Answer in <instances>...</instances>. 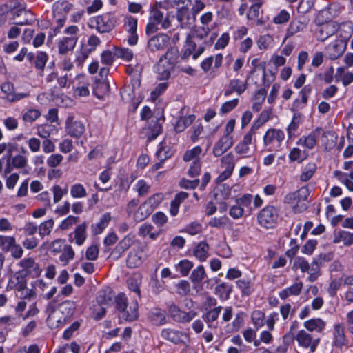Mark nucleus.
I'll use <instances>...</instances> for the list:
<instances>
[{
  "instance_id": "9b49d317",
  "label": "nucleus",
  "mask_w": 353,
  "mask_h": 353,
  "mask_svg": "<svg viewBox=\"0 0 353 353\" xmlns=\"http://www.w3.org/2000/svg\"><path fill=\"white\" fill-rule=\"evenodd\" d=\"M253 131L248 132L234 147V152L241 156V158L250 157L254 151L251 150L250 145L252 142Z\"/></svg>"
},
{
  "instance_id": "a211bd4d",
  "label": "nucleus",
  "mask_w": 353,
  "mask_h": 353,
  "mask_svg": "<svg viewBox=\"0 0 353 353\" xmlns=\"http://www.w3.org/2000/svg\"><path fill=\"white\" fill-rule=\"evenodd\" d=\"M161 336L165 340L176 345L185 344V340L188 338L185 333L170 328L163 329Z\"/></svg>"
},
{
  "instance_id": "9d476101",
  "label": "nucleus",
  "mask_w": 353,
  "mask_h": 353,
  "mask_svg": "<svg viewBox=\"0 0 353 353\" xmlns=\"http://www.w3.org/2000/svg\"><path fill=\"white\" fill-rule=\"evenodd\" d=\"M170 39V37L166 34H157L148 39V49L152 52L163 51L168 46Z\"/></svg>"
},
{
  "instance_id": "f8f14e48",
  "label": "nucleus",
  "mask_w": 353,
  "mask_h": 353,
  "mask_svg": "<svg viewBox=\"0 0 353 353\" xmlns=\"http://www.w3.org/2000/svg\"><path fill=\"white\" fill-rule=\"evenodd\" d=\"M343 168L345 170L352 171L347 174L340 170H336L334 176L351 192L353 191V161H345Z\"/></svg>"
},
{
  "instance_id": "09e8293b",
  "label": "nucleus",
  "mask_w": 353,
  "mask_h": 353,
  "mask_svg": "<svg viewBox=\"0 0 353 353\" xmlns=\"http://www.w3.org/2000/svg\"><path fill=\"white\" fill-rule=\"evenodd\" d=\"M76 308V302L70 300H66L62 302L59 306V310L65 318L72 316L74 314Z\"/></svg>"
},
{
  "instance_id": "aec40b11",
  "label": "nucleus",
  "mask_w": 353,
  "mask_h": 353,
  "mask_svg": "<svg viewBox=\"0 0 353 353\" xmlns=\"http://www.w3.org/2000/svg\"><path fill=\"white\" fill-rule=\"evenodd\" d=\"M136 241L137 239L134 234L131 233L127 234L119 242L112 252V254L116 256L117 259L120 258L122 254L131 248Z\"/></svg>"
},
{
  "instance_id": "1a4fd4ad",
  "label": "nucleus",
  "mask_w": 353,
  "mask_h": 353,
  "mask_svg": "<svg viewBox=\"0 0 353 353\" xmlns=\"http://www.w3.org/2000/svg\"><path fill=\"white\" fill-rule=\"evenodd\" d=\"M14 152L4 156L6 165L4 170L5 174L10 173L13 169H23L28 165V158L22 154L14 155Z\"/></svg>"
},
{
  "instance_id": "5fc2aeb1",
  "label": "nucleus",
  "mask_w": 353,
  "mask_h": 353,
  "mask_svg": "<svg viewBox=\"0 0 353 353\" xmlns=\"http://www.w3.org/2000/svg\"><path fill=\"white\" fill-rule=\"evenodd\" d=\"M41 115L39 110L36 108H28L22 114V121L26 123H32Z\"/></svg>"
},
{
  "instance_id": "b1692460",
  "label": "nucleus",
  "mask_w": 353,
  "mask_h": 353,
  "mask_svg": "<svg viewBox=\"0 0 353 353\" xmlns=\"http://www.w3.org/2000/svg\"><path fill=\"white\" fill-rule=\"evenodd\" d=\"M149 19L157 23L162 29L166 30L171 26V21L169 17H164L163 12L157 8H153L150 13Z\"/></svg>"
},
{
  "instance_id": "680f3d73",
  "label": "nucleus",
  "mask_w": 353,
  "mask_h": 353,
  "mask_svg": "<svg viewBox=\"0 0 353 353\" xmlns=\"http://www.w3.org/2000/svg\"><path fill=\"white\" fill-rule=\"evenodd\" d=\"M206 276L205 268L203 265H200L197 266L192 272L190 279L194 283H201Z\"/></svg>"
},
{
  "instance_id": "f704fd0d",
  "label": "nucleus",
  "mask_w": 353,
  "mask_h": 353,
  "mask_svg": "<svg viewBox=\"0 0 353 353\" xmlns=\"http://www.w3.org/2000/svg\"><path fill=\"white\" fill-rule=\"evenodd\" d=\"M209 245L206 241H201L194 247L193 254L199 261L203 262L209 256Z\"/></svg>"
},
{
  "instance_id": "7ed1b4c3",
  "label": "nucleus",
  "mask_w": 353,
  "mask_h": 353,
  "mask_svg": "<svg viewBox=\"0 0 353 353\" xmlns=\"http://www.w3.org/2000/svg\"><path fill=\"white\" fill-rule=\"evenodd\" d=\"M72 7V5L65 0H58L53 3L52 12L57 26L54 28L53 32H50L49 37L52 38L59 32V30L65 24L67 15Z\"/></svg>"
},
{
  "instance_id": "0eeeda50",
  "label": "nucleus",
  "mask_w": 353,
  "mask_h": 353,
  "mask_svg": "<svg viewBox=\"0 0 353 353\" xmlns=\"http://www.w3.org/2000/svg\"><path fill=\"white\" fill-rule=\"evenodd\" d=\"M125 210L128 216L137 222L142 221L149 216L144 203L139 204L138 199L130 200L127 204Z\"/></svg>"
},
{
  "instance_id": "ea45409f",
  "label": "nucleus",
  "mask_w": 353,
  "mask_h": 353,
  "mask_svg": "<svg viewBox=\"0 0 353 353\" xmlns=\"http://www.w3.org/2000/svg\"><path fill=\"white\" fill-rule=\"evenodd\" d=\"M37 134L41 138L49 139L51 135L56 134L58 132L57 128L52 124H41L36 127Z\"/></svg>"
},
{
  "instance_id": "774afa93",
  "label": "nucleus",
  "mask_w": 353,
  "mask_h": 353,
  "mask_svg": "<svg viewBox=\"0 0 353 353\" xmlns=\"http://www.w3.org/2000/svg\"><path fill=\"white\" fill-rule=\"evenodd\" d=\"M150 185L143 179L139 180L134 185V190L137 192L139 196H144L148 194L150 190Z\"/></svg>"
},
{
  "instance_id": "72a5a7b5",
  "label": "nucleus",
  "mask_w": 353,
  "mask_h": 353,
  "mask_svg": "<svg viewBox=\"0 0 353 353\" xmlns=\"http://www.w3.org/2000/svg\"><path fill=\"white\" fill-rule=\"evenodd\" d=\"M303 287V284L302 282L299 281V282L294 283L290 287L282 290L279 293V296L281 299L285 300L288 297L292 296H299L302 291Z\"/></svg>"
},
{
  "instance_id": "2eb2a0df",
  "label": "nucleus",
  "mask_w": 353,
  "mask_h": 353,
  "mask_svg": "<svg viewBox=\"0 0 353 353\" xmlns=\"http://www.w3.org/2000/svg\"><path fill=\"white\" fill-rule=\"evenodd\" d=\"M168 311L174 321L181 323L190 322L197 315V313L194 311L188 312L182 311L175 304L170 305Z\"/></svg>"
},
{
  "instance_id": "338daca9",
  "label": "nucleus",
  "mask_w": 353,
  "mask_h": 353,
  "mask_svg": "<svg viewBox=\"0 0 353 353\" xmlns=\"http://www.w3.org/2000/svg\"><path fill=\"white\" fill-rule=\"evenodd\" d=\"M307 156V153L305 150H301L298 148H293L288 155L291 161L302 162Z\"/></svg>"
},
{
  "instance_id": "4468645a",
  "label": "nucleus",
  "mask_w": 353,
  "mask_h": 353,
  "mask_svg": "<svg viewBox=\"0 0 353 353\" xmlns=\"http://www.w3.org/2000/svg\"><path fill=\"white\" fill-rule=\"evenodd\" d=\"M299 346L309 348L311 352H314L319 343V339H314L312 336L305 330L299 331L296 337Z\"/></svg>"
},
{
  "instance_id": "2f4dec72",
  "label": "nucleus",
  "mask_w": 353,
  "mask_h": 353,
  "mask_svg": "<svg viewBox=\"0 0 353 353\" xmlns=\"http://www.w3.org/2000/svg\"><path fill=\"white\" fill-rule=\"evenodd\" d=\"M120 317L126 321H135L138 317V303L132 302L121 311Z\"/></svg>"
},
{
  "instance_id": "e2e57ef3",
  "label": "nucleus",
  "mask_w": 353,
  "mask_h": 353,
  "mask_svg": "<svg viewBox=\"0 0 353 353\" xmlns=\"http://www.w3.org/2000/svg\"><path fill=\"white\" fill-rule=\"evenodd\" d=\"M337 137L332 132H325L322 135V142L326 150L332 149L336 144Z\"/></svg>"
},
{
  "instance_id": "bb28decb",
  "label": "nucleus",
  "mask_w": 353,
  "mask_h": 353,
  "mask_svg": "<svg viewBox=\"0 0 353 353\" xmlns=\"http://www.w3.org/2000/svg\"><path fill=\"white\" fill-rule=\"evenodd\" d=\"M148 319L154 325H164L166 323V312L160 308H153L148 313Z\"/></svg>"
},
{
  "instance_id": "f257e3e1",
  "label": "nucleus",
  "mask_w": 353,
  "mask_h": 353,
  "mask_svg": "<svg viewBox=\"0 0 353 353\" xmlns=\"http://www.w3.org/2000/svg\"><path fill=\"white\" fill-rule=\"evenodd\" d=\"M332 9L331 7L320 11L317 17H316V23L319 25H321L317 32V39L321 41H324L330 37L335 34L339 28V25L334 21H329L324 23L325 21H330L332 19L330 16V10Z\"/></svg>"
},
{
  "instance_id": "f03ea898",
  "label": "nucleus",
  "mask_w": 353,
  "mask_h": 353,
  "mask_svg": "<svg viewBox=\"0 0 353 353\" xmlns=\"http://www.w3.org/2000/svg\"><path fill=\"white\" fill-rule=\"evenodd\" d=\"M284 132L278 128H270L263 134V147L265 151L269 152H281L285 140Z\"/></svg>"
},
{
  "instance_id": "f3484780",
  "label": "nucleus",
  "mask_w": 353,
  "mask_h": 353,
  "mask_svg": "<svg viewBox=\"0 0 353 353\" xmlns=\"http://www.w3.org/2000/svg\"><path fill=\"white\" fill-rule=\"evenodd\" d=\"M145 260V254L141 248H132L128 254L126 265L129 268H136L141 265Z\"/></svg>"
},
{
  "instance_id": "393cba45",
  "label": "nucleus",
  "mask_w": 353,
  "mask_h": 353,
  "mask_svg": "<svg viewBox=\"0 0 353 353\" xmlns=\"http://www.w3.org/2000/svg\"><path fill=\"white\" fill-rule=\"evenodd\" d=\"M176 19L181 28H190L194 22V18L190 16L188 8H181L176 12Z\"/></svg>"
},
{
  "instance_id": "8fccbe9b",
  "label": "nucleus",
  "mask_w": 353,
  "mask_h": 353,
  "mask_svg": "<svg viewBox=\"0 0 353 353\" xmlns=\"http://www.w3.org/2000/svg\"><path fill=\"white\" fill-rule=\"evenodd\" d=\"M253 200V196L250 194H245L241 197L237 198L235 203L244 210V212H248V214H251L252 210L251 203Z\"/></svg>"
},
{
  "instance_id": "c85d7f7f",
  "label": "nucleus",
  "mask_w": 353,
  "mask_h": 353,
  "mask_svg": "<svg viewBox=\"0 0 353 353\" xmlns=\"http://www.w3.org/2000/svg\"><path fill=\"white\" fill-rule=\"evenodd\" d=\"M303 326L309 332L321 333L325 330L326 322L321 318H313L305 321Z\"/></svg>"
},
{
  "instance_id": "603ef678",
  "label": "nucleus",
  "mask_w": 353,
  "mask_h": 353,
  "mask_svg": "<svg viewBox=\"0 0 353 353\" xmlns=\"http://www.w3.org/2000/svg\"><path fill=\"white\" fill-rule=\"evenodd\" d=\"M75 252L70 245H64L62 252L59 256V261L63 265H66L74 258Z\"/></svg>"
},
{
  "instance_id": "4d7b16f0",
  "label": "nucleus",
  "mask_w": 353,
  "mask_h": 353,
  "mask_svg": "<svg viewBox=\"0 0 353 353\" xmlns=\"http://www.w3.org/2000/svg\"><path fill=\"white\" fill-rule=\"evenodd\" d=\"M270 330H263L259 334V338L254 341V346L258 347L261 343L269 345L272 343L274 337Z\"/></svg>"
},
{
  "instance_id": "69168bd1",
  "label": "nucleus",
  "mask_w": 353,
  "mask_h": 353,
  "mask_svg": "<svg viewBox=\"0 0 353 353\" xmlns=\"http://www.w3.org/2000/svg\"><path fill=\"white\" fill-rule=\"evenodd\" d=\"M114 55L124 61H129L133 58L134 53L130 48L116 47L114 48Z\"/></svg>"
},
{
  "instance_id": "a878e982",
  "label": "nucleus",
  "mask_w": 353,
  "mask_h": 353,
  "mask_svg": "<svg viewBox=\"0 0 353 353\" xmlns=\"http://www.w3.org/2000/svg\"><path fill=\"white\" fill-rule=\"evenodd\" d=\"M174 68V65H172V63L165 62L164 59H159L156 65V72L158 74V78L161 80L168 79Z\"/></svg>"
},
{
  "instance_id": "7c9ffc66",
  "label": "nucleus",
  "mask_w": 353,
  "mask_h": 353,
  "mask_svg": "<svg viewBox=\"0 0 353 353\" xmlns=\"http://www.w3.org/2000/svg\"><path fill=\"white\" fill-rule=\"evenodd\" d=\"M333 343L336 347H341L347 345L348 341L345 336L344 327L342 324H336L334 326Z\"/></svg>"
},
{
  "instance_id": "6ab92c4d",
  "label": "nucleus",
  "mask_w": 353,
  "mask_h": 353,
  "mask_svg": "<svg viewBox=\"0 0 353 353\" xmlns=\"http://www.w3.org/2000/svg\"><path fill=\"white\" fill-rule=\"evenodd\" d=\"M124 26L129 34L128 43L130 46H135L139 39L137 33V19L132 16H127L124 20Z\"/></svg>"
},
{
  "instance_id": "473e14b6",
  "label": "nucleus",
  "mask_w": 353,
  "mask_h": 353,
  "mask_svg": "<svg viewBox=\"0 0 353 353\" xmlns=\"http://www.w3.org/2000/svg\"><path fill=\"white\" fill-rule=\"evenodd\" d=\"M86 229L87 224L85 223L77 225L74 231L70 234V238H72V236L74 237L73 240L70 239V241L71 242L74 241L77 245H82L87 238Z\"/></svg>"
},
{
  "instance_id": "c03bdc74",
  "label": "nucleus",
  "mask_w": 353,
  "mask_h": 353,
  "mask_svg": "<svg viewBox=\"0 0 353 353\" xmlns=\"http://www.w3.org/2000/svg\"><path fill=\"white\" fill-rule=\"evenodd\" d=\"M188 197V194L185 192H180L175 195L174 199L171 201L170 213L175 216L178 212L181 203Z\"/></svg>"
},
{
  "instance_id": "ddd939ff",
  "label": "nucleus",
  "mask_w": 353,
  "mask_h": 353,
  "mask_svg": "<svg viewBox=\"0 0 353 353\" xmlns=\"http://www.w3.org/2000/svg\"><path fill=\"white\" fill-rule=\"evenodd\" d=\"M85 125L82 121L77 120L73 116H70L65 121V130L67 134L79 139L85 132Z\"/></svg>"
},
{
  "instance_id": "20e7f679",
  "label": "nucleus",
  "mask_w": 353,
  "mask_h": 353,
  "mask_svg": "<svg viewBox=\"0 0 353 353\" xmlns=\"http://www.w3.org/2000/svg\"><path fill=\"white\" fill-rule=\"evenodd\" d=\"M117 19L111 14L106 13L93 17L90 20L89 26L100 33L111 31L115 26Z\"/></svg>"
},
{
  "instance_id": "864d4df0",
  "label": "nucleus",
  "mask_w": 353,
  "mask_h": 353,
  "mask_svg": "<svg viewBox=\"0 0 353 353\" xmlns=\"http://www.w3.org/2000/svg\"><path fill=\"white\" fill-rule=\"evenodd\" d=\"M142 276L139 273L132 274L128 279V285L130 290L140 295V285L141 283Z\"/></svg>"
},
{
  "instance_id": "3c124183",
  "label": "nucleus",
  "mask_w": 353,
  "mask_h": 353,
  "mask_svg": "<svg viewBox=\"0 0 353 353\" xmlns=\"http://www.w3.org/2000/svg\"><path fill=\"white\" fill-rule=\"evenodd\" d=\"M305 27L306 24L303 22L300 21H292L286 30L285 39L303 31Z\"/></svg>"
},
{
  "instance_id": "052dcab7",
  "label": "nucleus",
  "mask_w": 353,
  "mask_h": 353,
  "mask_svg": "<svg viewBox=\"0 0 353 353\" xmlns=\"http://www.w3.org/2000/svg\"><path fill=\"white\" fill-rule=\"evenodd\" d=\"M236 284L243 296H250L253 292L252 284L250 280L239 279L236 282Z\"/></svg>"
},
{
  "instance_id": "13d9d810",
  "label": "nucleus",
  "mask_w": 353,
  "mask_h": 353,
  "mask_svg": "<svg viewBox=\"0 0 353 353\" xmlns=\"http://www.w3.org/2000/svg\"><path fill=\"white\" fill-rule=\"evenodd\" d=\"M193 266L194 263L192 261L188 259H183L175 265V268L177 272H180L182 276H186Z\"/></svg>"
},
{
  "instance_id": "e433bc0d",
  "label": "nucleus",
  "mask_w": 353,
  "mask_h": 353,
  "mask_svg": "<svg viewBox=\"0 0 353 353\" xmlns=\"http://www.w3.org/2000/svg\"><path fill=\"white\" fill-rule=\"evenodd\" d=\"M19 265L29 274H32L34 276H37L39 275L41 270L38 265L35 263L33 258H27L21 260L19 263Z\"/></svg>"
},
{
  "instance_id": "bf43d9fd",
  "label": "nucleus",
  "mask_w": 353,
  "mask_h": 353,
  "mask_svg": "<svg viewBox=\"0 0 353 353\" xmlns=\"http://www.w3.org/2000/svg\"><path fill=\"white\" fill-rule=\"evenodd\" d=\"M195 116L193 114L180 118L175 125L176 132H183L188 126L190 125L194 121Z\"/></svg>"
},
{
  "instance_id": "0e129e2a",
  "label": "nucleus",
  "mask_w": 353,
  "mask_h": 353,
  "mask_svg": "<svg viewBox=\"0 0 353 353\" xmlns=\"http://www.w3.org/2000/svg\"><path fill=\"white\" fill-rule=\"evenodd\" d=\"M251 319L254 327L259 330L265 324V313L261 310H254L251 314Z\"/></svg>"
},
{
  "instance_id": "c9c22d12",
  "label": "nucleus",
  "mask_w": 353,
  "mask_h": 353,
  "mask_svg": "<svg viewBox=\"0 0 353 353\" xmlns=\"http://www.w3.org/2000/svg\"><path fill=\"white\" fill-rule=\"evenodd\" d=\"M97 303L101 305L100 312L97 314V319H102L105 314V310L112 302V296L110 294H106L105 292H99L97 297Z\"/></svg>"
},
{
  "instance_id": "6e6552de",
  "label": "nucleus",
  "mask_w": 353,
  "mask_h": 353,
  "mask_svg": "<svg viewBox=\"0 0 353 353\" xmlns=\"http://www.w3.org/2000/svg\"><path fill=\"white\" fill-rule=\"evenodd\" d=\"M1 90L4 94L3 99L10 103L19 101L21 99L30 97V90H26L24 92H17L13 83L10 82H4L1 85Z\"/></svg>"
},
{
  "instance_id": "49530a36",
  "label": "nucleus",
  "mask_w": 353,
  "mask_h": 353,
  "mask_svg": "<svg viewBox=\"0 0 353 353\" xmlns=\"http://www.w3.org/2000/svg\"><path fill=\"white\" fill-rule=\"evenodd\" d=\"M232 291V285L228 283H222L217 285L214 289V293L223 301L228 300Z\"/></svg>"
},
{
  "instance_id": "58836bf2",
  "label": "nucleus",
  "mask_w": 353,
  "mask_h": 353,
  "mask_svg": "<svg viewBox=\"0 0 353 353\" xmlns=\"http://www.w3.org/2000/svg\"><path fill=\"white\" fill-rule=\"evenodd\" d=\"M339 41H343L347 45V42L353 33V23L350 21L342 23L339 25L338 30Z\"/></svg>"
},
{
  "instance_id": "4c0bfd02",
  "label": "nucleus",
  "mask_w": 353,
  "mask_h": 353,
  "mask_svg": "<svg viewBox=\"0 0 353 353\" xmlns=\"http://www.w3.org/2000/svg\"><path fill=\"white\" fill-rule=\"evenodd\" d=\"M163 199V194L162 193H156L143 202L148 216L160 205Z\"/></svg>"
},
{
  "instance_id": "39448f33",
  "label": "nucleus",
  "mask_w": 353,
  "mask_h": 353,
  "mask_svg": "<svg viewBox=\"0 0 353 353\" xmlns=\"http://www.w3.org/2000/svg\"><path fill=\"white\" fill-rule=\"evenodd\" d=\"M278 219V212L275 207L268 205L257 214V222L263 228L270 229L275 227Z\"/></svg>"
},
{
  "instance_id": "a18cd8bd",
  "label": "nucleus",
  "mask_w": 353,
  "mask_h": 353,
  "mask_svg": "<svg viewBox=\"0 0 353 353\" xmlns=\"http://www.w3.org/2000/svg\"><path fill=\"white\" fill-rule=\"evenodd\" d=\"M111 218L112 216L110 212H105L103 214L98 223L92 225V232L94 234H99L102 233L103 230L108 225Z\"/></svg>"
},
{
  "instance_id": "6e6d98bb",
  "label": "nucleus",
  "mask_w": 353,
  "mask_h": 353,
  "mask_svg": "<svg viewBox=\"0 0 353 353\" xmlns=\"http://www.w3.org/2000/svg\"><path fill=\"white\" fill-rule=\"evenodd\" d=\"M301 121V115L299 113L294 114L292 121L286 129L289 138H292L295 136V133L299 127Z\"/></svg>"
},
{
  "instance_id": "de8ad7c7",
  "label": "nucleus",
  "mask_w": 353,
  "mask_h": 353,
  "mask_svg": "<svg viewBox=\"0 0 353 353\" xmlns=\"http://www.w3.org/2000/svg\"><path fill=\"white\" fill-rule=\"evenodd\" d=\"M267 91L264 88L259 90L254 95L252 99V109L255 112H259L262 108V105L266 98Z\"/></svg>"
},
{
  "instance_id": "cd10ccee",
  "label": "nucleus",
  "mask_w": 353,
  "mask_h": 353,
  "mask_svg": "<svg viewBox=\"0 0 353 353\" xmlns=\"http://www.w3.org/2000/svg\"><path fill=\"white\" fill-rule=\"evenodd\" d=\"M78 41V38L63 37L58 43V52L60 54H65L72 51Z\"/></svg>"
},
{
  "instance_id": "37998d69",
  "label": "nucleus",
  "mask_w": 353,
  "mask_h": 353,
  "mask_svg": "<svg viewBox=\"0 0 353 353\" xmlns=\"http://www.w3.org/2000/svg\"><path fill=\"white\" fill-rule=\"evenodd\" d=\"M222 310L221 306H218L214 309L210 310L203 316L204 321L207 323L208 326L210 328H216V323L215 321L218 319Z\"/></svg>"
},
{
  "instance_id": "4be33fe9",
  "label": "nucleus",
  "mask_w": 353,
  "mask_h": 353,
  "mask_svg": "<svg viewBox=\"0 0 353 353\" xmlns=\"http://www.w3.org/2000/svg\"><path fill=\"white\" fill-rule=\"evenodd\" d=\"M234 144L233 137L223 135L214 144L212 150L213 154L218 157L228 150Z\"/></svg>"
},
{
  "instance_id": "412c9836",
  "label": "nucleus",
  "mask_w": 353,
  "mask_h": 353,
  "mask_svg": "<svg viewBox=\"0 0 353 353\" xmlns=\"http://www.w3.org/2000/svg\"><path fill=\"white\" fill-rule=\"evenodd\" d=\"M13 23L19 26L31 24L34 21L33 14L24 9L13 10Z\"/></svg>"
},
{
  "instance_id": "dca6fc26",
  "label": "nucleus",
  "mask_w": 353,
  "mask_h": 353,
  "mask_svg": "<svg viewBox=\"0 0 353 353\" xmlns=\"http://www.w3.org/2000/svg\"><path fill=\"white\" fill-rule=\"evenodd\" d=\"M346 47L344 41L336 39L326 46L325 56L330 60H336L345 52Z\"/></svg>"
},
{
  "instance_id": "a19ab883",
  "label": "nucleus",
  "mask_w": 353,
  "mask_h": 353,
  "mask_svg": "<svg viewBox=\"0 0 353 353\" xmlns=\"http://www.w3.org/2000/svg\"><path fill=\"white\" fill-rule=\"evenodd\" d=\"M342 242L345 246L353 245V233L346 230H339L334 234V243Z\"/></svg>"
},
{
  "instance_id": "423d86ee",
  "label": "nucleus",
  "mask_w": 353,
  "mask_h": 353,
  "mask_svg": "<svg viewBox=\"0 0 353 353\" xmlns=\"http://www.w3.org/2000/svg\"><path fill=\"white\" fill-rule=\"evenodd\" d=\"M8 285L11 288H13L14 285L16 287L17 291L19 293V297L21 301H30L36 296L33 290L26 288V282L24 278L19 274H16L10 279Z\"/></svg>"
},
{
  "instance_id": "79ce46f5",
  "label": "nucleus",
  "mask_w": 353,
  "mask_h": 353,
  "mask_svg": "<svg viewBox=\"0 0 353 353\" xmlns=\"http://www.w3.org/2000/svg\"><path fill=\"white\" fill-rule=\"evenodd\" d=\"M145 134L147 135L148 140L152 141L155 139L162 131V127L159 122L156 119L151 121L148 126L145 129Z\"/></svg>"
},
{
  "instance_id": "c756f323",
  "label": "nucleus",
  "mask_w": 353,
  "mask_h": 353,
  "mask_svg": "<svg viewBox=\"0 0 353 353\" xmlns=\"http://www.w3.org/2000/svg\"><path fill=\"white\" fill-rule=\"evenodd\" d=\"M321 132V129L316 128L312 131L307 137H303L299 139L296 144L304 146L308 149L314 148L316 143V139L319 137Z\"/></svg>"
},
{
  "instance_id": "5701e85b",
  "label": "nucleus",
  "mask_w": 353,
  "mask_h": 353,
  "mask_svg": "<svg viewBox=\"0 0 353 353\" xmlns=\"http://www.w3.org/2000/svg\"><path fill=\"white\" fill-rule=\"evenodd\" d=\"M248 88L246 81H242L240 79H234L230 81L228 88L224 91V96L229 97L233 92L238 95L243 93Z\"/></svg>"
}]
</instances>
